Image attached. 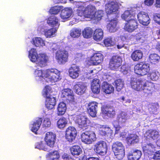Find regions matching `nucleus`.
<instances>
[{"label": "nucleus", "mask_w": 160, "mask_h": 160, "mask_svg": "<svg viewBox=\"0 0 160 160\" xmlns=\"http://www.w3.org/2000/svg\"><path fill=\"white\" fill-rule=\"evenodd\" d=\"M130 83L132 89L138 91H142L147 95L150 93L151 91L154 88V83L148 81L144 82L141 79L133 78Z\"/></svg>", "instance_id": "1"}, {"label": "nucleus", "mask_w": 160, "mask_h": 160, "mask_svg": "<svg viewBox=\"0 0 160 160\" xmlns=\"http://www.w3.org/2000/svg\"><path fill=\"white\" fill-rule=\"evenodd\" d=\"M29 57L32 62H37V66L41 68L47 65L48 57L44 54H38L36 49L32 48L29 52Z\"/></svg>", "instance_id": "2"}, {"label": "nucleus", "mask_w": 160, "mask_h": 160, "mask_svg": "<svg viewBox=\"0 0 160 160\" xmlns=\"http://www.w3.org/2000/svg\"><path fill=\"white\" fill-rule=\"evenodd\" d=\"M150 70V65L149 64L140 62L135 65L134 71L137 74L142 76L148 74Z\"/></svg>", "instance_id": "3"}, {"label": "nucleus", "mask_w": 160, "mask_h": 160, "mask_svg": "<svg viewBox=\"0 0 160 160\" xmlns=\"http://www.w3.org/2000/svg\"><path fill=\"white\" fill-rule=\"evenodd\" d=\"M81 139L82 142L84 143L90 144L96 141V137L94 132L89 130H85L82 133Z\"/></svg>", "instance_id": "4"}, {"label": "nucleus", "mask_w": 160, "mask_h": 160, "mask_svg": "<svg viewBox=\"0 0 160 160\" xmlns=\"http://www.w3.org/2000/svg\"><path fill=\"white\" fill-rule=\"evenodd\" d=\"M47 78L50 82L53 83L61 80L60 72L55 68L47 69Z\"/></svg>", "instance_id": "5"}, {"label": "nucleus", "mask_w": 160, "mask_h": 160, "mask_svg": "<svg viewBox=\"0 0 160 160\" xmlns=\"http://www.w3.org/2000/svg\"><path fill=\"white\" fill-rule=\"evenodd\" d=\"M69 54L66 50L59 49L55 53V58L58 62L60 64H64L68 60Z\"/></svg>", "instance_id": "6"}, {"label": "nucleus", "mask_w": 160, "mask_h": 160, "mask_svg": "<svg viewBox=\"0 0 160 160\" xmlns=\"http://www.w3.org/2000/svg\"><path fill=\"white\" fill-rule=\"evenodd\" d=\"M94 149L97 153L103 155L106 154L107 152V144L105 141L100 140L97 142L94 145Z\"/></svg>", "instance_id": "7"}, {"label": "nucleus", "mask_w": 160, "mask_h": 160, "mask_svg": "<svg viewBox=\"0 0 160 160\" xmlns=\"http://www.w3.org/2000/svg\"><path fill=\"white\" fill-rule=\"evenodd\" d=\"M61 97L63 100L67 103H72L75 101L73 92L69 88L64 89L62 90Z\"/></svg>", "instance_id": "8"}, {"label": "nucleus", "mask_w": 160, "mask_h": 160, "mask_svg": "<svg viewBox=\"0 0 160 160\" xmlns=\"http://www.w3.org/2000/svg\"><path fill=\"white\" fill-rule=\"evenodd\" d=\"M122 62L121 56L118 55H113L109 59V68L112 70H116L122 65Z\"/></svg>", "instance_id": "9"}, {"label": "nucleus", "mask_w": 160, "mask_h": 160, "mask_svg": "<svg viewBox=\"0 0 160 160\" xmlns=\"http://www.w3.org/2000/svg\"><path fill=\"white\" fill-rule=\"evenodd\" d=\"M138 24L135 18H131L125 23L124 30L129 32H132L138 28Z\"/></svg>", "instance_id": "10"}, {"label": "nucleus", "mask_w": 160, "mask_h": 160, "mask_svg": "<svg viewBox=\"0 0 160 160\" xmlns=\"http://www.w3.org/2000/svg\"><path fill=\"white\" fill-rule=\"evenodd\" d=\"M77 135V131L76 128L72 126L67 128L65 131L66 139L69 142H72L75 140Z\"/></svg>", "instance_id": "11"}, {"label": "nucleus", "mask_w": 160, "mask_h": 160, "mask_svg": "<svg viewBox=\"0 0 160 160\" xmlns=\"http://www.w3.org/2000/svg\"><path fill=\"white\" fill-rule=\"evenodd\" d=\"M118 8L119 6L116 2L112 1L108 4L106 11L108 14V18L109 19L110 17H112L111 16L115 13V12L118 10Z\"/></svg>", "instance_id": "12"}, {"label": "nucleus", "mask_w": 160, "mask_h": 160, "mask_svg": "<svg viewBox=\"0 0 160 160\" xmlns=\"http://www.w3.org/2000/svg\"><path fill=\"white\" fill-rule=\"evenodd\" d=\"M156 147L155 144L147 142L142 145L143 151L146 155L150 156L153 155L155 151Z\"/></svg>", "instance_id": "13"}, {"label": "nucleus", "mask_w": 160, "mask_h": 160, "mask_svg": "<svg viewBox=\"0 0 160 160\" xmlns=\"http://www.w3.org/2000/svg\"><path fill=\"white\" fill-rule=\"evenodd\" d=\"M90 122L87 116L82 114L78 115L75 121L76 123L78 124V127L83 129L88 126V123Z\"/></svg>", "instance_id": "14"}, {"label": "nucleus", "mask_w": 160, "mask_h": 160, "mask_svg": "<svg viewBox=\"0 0 160 160\" xmlns=\"http://www.w3.org/2000/svg\"><path fill=\"white\" fill-rule=\"evenodd\" d=\"M56 134L52 132H48L46 133L44 140L47 145L52 148L54 147L56 140Z\"/></svg>", "instance_id": "15"}, {"label": "nucleus", "mask_w": 160, "mask_h": 160, "mask_svg": "<svg viewBox=\"0 0 160 160\" xmlns=\"http://www.w3.org/2000/svg\"><path fill=\"white\" fill-rule=\"evenodd\" d=\"M102 112L110 118L113 117L115 115V111L114 108L109 105H103L102 107Z\"/></svg>", "instance_id": "16"}, {"label": "nucleus", "mask_w": 160, "mask_h": 160, "mask_svg": "<svg viewBox=\"0 0 160 160\" xmlns=\"http://www.w3.org/2000/svg\"><path fill=\"white\" fill-rule=\"evenodd\" d=\"M98 103L96 102H90L88 105V111L89 114L92 117H96Z\"/></svg>", "instance_id": "17"}, {"label": "nucleus", "mask_w": 160, "mask_h": 160, "mask_svg": "<svg viewBox=\"0 0 160 160\" xmlns=\"http://www.w3.org/2000/svg\"><path fill=\"white\" fill-rule=\"evenodd\" d=\"M140 23L143 25H148L150 22V19L147 13L141 12L137 15Z\"/></svg>", "instance_id": "18"}, {"label": "nucleus", "mask_w": 160, "mask_h": 160, "mask_svg": "<svg viewBox=\"0 0 160 160\" xmlns=\"http://www.w3.org/2000/svg\"><path fill=\"white\" fill-rule=\"evenodd\" d=\"M103 60V55L99 52L94 53L90 59V62L91 65H97L100 64Z\"/></svg>", "instance_id": "19"}, {"label": "nucleus", "mask_w": 160, "mask_h": 160, "mask_svg": "<svg viewBox=\"0 0 160 160\" xmlns=\"http://www.w3.org/2000/svg\"><path fill=\"white\" fill-rule=\"evenodd\" d=\"M77 11L78 15L80 17L84 16L85 17L89 18L92 15V11L90 8L88 7L85 9L83 7H79Z\"/></svg>", "instance_id": "20"}, {"label": "nucleus", "mask_w": 160, "mask_h": 160, "mask_svg": "<svg viewBox=\"0 0 160 160\" xmlns=\"http://www.w3.org/2000/svg\"><path fill=\"white\" fill-rule=\"evenodd\" d=\"M56 99L51 95L46 98L45 101V106L48 109L51 110L54 108L56 104Z\"/></svg>", "instance_id": "21"}, {"label": "nucleus", "mask_w": 160, "mask_h": 160, "mask_svg": "<svg viewBox=\"0 0 160 160\" xmlns=\"http://www.w3.org/2000/svg\"><path fill=\"white\" fill-rule=\"evenodd\" d=\"M100 80L98 79H94L91 82V90L94 94H98L100 91Z\"/></svg>", "instance_id": "22"}, {"label": "nucleus", "mask_w": 160, "mask_h": 160, "mask_svg": "<svg viewBox=\"0 0 160 160\" xmlns=\"http://www.w3.org/2000/svg\"><path fill=\"white\" fill-rule=\"evenodd\" d=\"M142 152L140 150L136 149L133 152H130L128 155V160H138L142 155Z\"/></svg>", "instance_id": "23"}, {"label": "nucleus", "mask_w": 160, "mask_h": 160, "mask_svg": "<svg viewBox=\"0 0 160 160\" xmlns=\"http://www.w3.org/2000/svg\"><path fill=\"white\" fill-rule=\"evenodd\" d=\"M68 72L70 77L73 79H75L79 76L80 69L78 66L71 67L69 68Z\"/></svg>", "instance_id": "24"}, {"label": "nucleus", "mask_w": 160, "mask_h": 160, "mask_svg": "<svg viewBox=\"0 0 160 160\" xmlns=\"http://www.w3.org/2000/svg\"><path fill=\"white\" fill-rule=\"evenodd\" d=\"M115 15L113 17V19L109 20L110 22L107 25V28L109 31L110 32H115L117 30L116 26L117 22L115 20V18H114Z\"/></svg>", "instance_id": "25"}, {"label": "nucleus", "mask_w": 160, "mask_h": 160, "mask_svg": "<svg viewBox=\"0 0 160 160\" xmlns=\"http://www.w3.org/2000/svg\"><path fill=\"white\" fill-rule=\"evenodd\" d=\"M74 89L75 92L79 95L82 94L85 92V88L82 83L81 82H78L74 86Z\"/></svg>", "instance_id": "26"}, {"label": "nucleus", "mask_w": 160, "mask_h": 160, "mask_svg": "<svg viewBox=\"0 0 160 160\" xmlns=\"http://www.w3.org/2000/svg\"><path fill=\"white\" fill-rule=\"evenodd\" d=\"M103 37V31L101 29H96L94 31L93 38L95 40L97 41H100L102 39Z\"/></svg>", "instance_id": "27"}, {"label": "nucleus", "mask_w": 160, "mask_h": 160, "mask_svg": "<svg viewBox=\"0 0 160 160\" xmlns=\"http://www.w3.org/2000/svg\"><path fill=\"white\" fill-rule=\"evenodd\" d=\"M133 12L131 10L125 11L121 15L122 18L126 22L131 18H135V14L133 13Z\"/></svg>", "instance_id": "28"}, {"label": "nucleus", "mask_w": 160, "mask_h": 160, "mask_svg": "<svg viewBox=\"0 0 160 160\" xmlns=\"http://www.w3.org/2000/svg\"><path fill=\"white\" fill-rule=\"evenodd\" d=\"M102 89L105 93L108 94L113 93L114 91V87L106 82H103L102 85Z\"/></svg>", "instance_id": "29"}, {"label": "nucleus", "mask_w": 160, "mask_h": 160, "mask_svg": "<svg viewBox=\"0 0 160 160\" xmlns=\"http://www.w3.org/2000/svg\"><path fill=\"white\" fill-rule=\"evenodd\" d=\"M72 12V11L71 8H65L61 11L60 17L63 19H67L71 16Z\"/></svg>", "instance_id": "30"}, {"label": "nucleus", "mask_w": 160, "mask_h": 160, "mask_svg": "<svg viewBox=\"0 0 160 160\" xmlns=\"http://www.w3.org/2000/svg\"><path fill=\"white\" fill-rule=\"evenodd\" d=\"M58 18L55 16H51L48 18L47 21V23L49 25L52 27H55L56 28H58L59 24L58 22Z\"/></svg>", "instance_id": "31"}, {"label": "nucleus", "mask_w": 160, "mask_h": 160, "mask_svg": "<svg viewBox=\"0 0 160 160\" xmlns=\"http://www.w3.org/2000/svg\"><path fill=\"white\" fill-rule=\"evenodd\" d=\"M42 121V119L41 118H38L32 124V127L31 128L32 131L36 133L37 131L39 129L40 126Z\"/></svg>", "instance_id": "32"}, {"label": "nucleus", "mask_w": 160, "mask_h": 160, "mask_svg": "<svg viewBox=\"0 0 160 160\" xmlns=\"http://www.w3.org/2000/svg\"><path fill=\"white\" fill-rule=\"evenodd\" d=\"M112 148L113 152L125 150L123 144L121 142L118 141L113 143Z\"/></svg>", "instance_id": "33"}, {"label": "nucleus", "mask_w": 160, "mask_h": 160, "mask_svg": "<svg viewBox=\"0 0 160 160\" xmlns=\"http://www.w3.org/2000/svg\"><path fill=\"white\" fill-rule=\"evenodd\" d=\"M67 109L66 105L63 102H60L57 108L58 114V116L63 115Z\"/></svg>", "instance_id": "34"}, {"label": "nucleus", "mask_w": 160, "mask_h": 160, "mask_svg": "<svg viewBox=\"0 0 160 160\" xmlns=\"http://www.w3.org/2000/svg\"><path fill=\"white\" fill-rule=\"evenodd\" d=\"M70 150L71 154L73 156H78L82 153V148L78 145L72 146L70 148Z\"/></svg>", "instance_id": "35"}, {"label": "nucleus", "mask_w": 160, "mask_h": 160, "mask_svg": "<svg viewBox=\"0 0 160 160\" xmlns=\"http://www.w3.org/2000/svg\"><path fill=\"white\" fill-rule=\"evenodd\" d=\"M142 56V52L140 50H137L132 52L131 57L133 61H136L141 59Z\"/></svg>", "instance_id": "36"}, {"label": "nucleus", "mask_w": 160, "mask_h": 160, "mask_svg": "<svg viewBox=\"0 0 160 160\" xmlns=\"http://www.w3.org/2000/svg\"><path fill=\"white\" fill-rule=\"evenodd\" d=\"M147 134L149 138L153 140L157 139L159 136L158 132L155 130H149L147 132Z\"/></svg>", "instance_id": "37"}, {"label": "nucleus", "mask_w": 160, "mask_h": 160, "mask_svg": "<svg viewBox=\"0 0 160 160\" xmlns=\"http://www.w3.org/2000/svg\"><path fill=\"white\" fill-rule=\"evenodd\" d=\"M48 160H58L60 155L58 151L55 150L49 152L48 154Z\"/></svg>", "instance_id": "38"}, {"label": "nucleus", "mask_w": 160, "mask_h": 160, "mask_svg": "<svg viewBox=\"0 0 160 160\" xmlns=\"http://www.w3.org/2000/svg\"><path fill=\"white\" fill-rule=\"evenodd\" d=\"M33 44L37 47H43L45 45L44 40L40 37H36L32 39Z\"/></svg>", "instance_id": "39"}, {"label": "nucleus", "mask_w": 160, "mask_h": 160, "mask_svg": "<svg viewBox=\"0 0 160 160\" xmlns=\"http://www.w3.org/2000/svg\"><path fill=\"white\" fill-rule=\"evenodd\" d=\"M93 33L92 29L90 27H87L84 28L82 31L83 37L86 38L91 37Z\"/></svg>", "instance_id": "40"}, {"label": "nucleus", "mask_w": 160, "mask_h": 160, "mask_svg": "<svg viewBox=\"0 0 160 160\" xmlns=\"http://www.w3.org/2000/svg\"><path fill=\"white\" fill-rule=\"evenodd\" d=\"M81 34V30L80 29L74 28L70 31V35L72 38H77L80 37Z\"/></svg>", "instance_id": "41"}, {"label": "nucleus", "mask_w": 160, "mask_h": 160, "mask_svg": "<svg viewBox=\"0 0 160 160\" xmlns=\"http://www.w3.org/2000/svg\"><path fill=\"white\" fill-rule=\"evenodd\" d=\"M67 124V121L66 119L64 117H62L58 121L57 126L58 128L62 129L66 126Z\"/></svg>", "instance_id": "42"}, {"label": "nucleus", "mask_w": 160, "mask_h": 160, "mask_svg": "<svg viewBox=\"0 0 160 160\" xmlns=\"http://www.w3.org/2000/svg\"><path fill=\"white\" fill-rule=\"evenodd\" d=\"M149 59L151 63L153 64L158 63L160 60L159 56L158 54L155 53L150 54L149 56Z\"/></svg>", "instance_id": "43"}, {"label": "nucleus", "mask_w": 160, "mask_h": 160, "mask_svg": "<svg viewBox=\"0 0 160 160\" xmlns=\"http://www.w3.org/2000/svg\"><path fill=\"white\" fill-rule=\"evenodd\" d=\"M138 138V136L136 135L131 134L126 139L128 143L132 144L137 142Z\"/></svg>", "instance_id": "44"}, {"label": "nucleus", "mask_w": 160, "mask_h": 160, "mask_svg": "<svg viewBox=\"0 0 160 160\" xmlns=\"http://www.w3.org/2000/svg\"><path fill=\"white\" fill-rule=\"evenodd\" d=\"M56 28H51L46 30L44 31V34L47 38H50L53 37L55 32H57Z\"/></svg>", "instance_id": "45"}, {"label": "nucleus", "mask_w": 160, "mask_h": 160, "mask_svg": "<svg viewBox=\"0 0 160 160\" xmlns=\"http://www.w3.org/2000/svg\"><path fill=\"white\" fill-rule=\"evenodd\" d=\"M116 88L118 91H120L123 87L124 83L121 79H118L115 81Z\"/></svg>", "instance_id": "46"}, {"label": "nucleus", "mask_w": 160, "mask_h": 160, "mask_svg": "<svg viewBox=\"0 0 160 160\" xmlns=\"http://www.w3.org/2000/svg\"><path fill=\"white\" fill-rule=\"evenodd\" d=\"M103 43L106 47H110L113 46L114 42L112 38L111 37L106 38L103 41Z\"/></svg>", "instance_id": "47"}, {"label": "nucleus", "mask_w": 160, "mask_h": 160, "mask_svg": "<svg viewBox=\"0 0 160 160\" xmlns=\"http://www.w3.org/2000/svg\"><path fill=\"white\" fill-rule=\"evenodd\" d=\"M35 148L44 151H49L48 149L46 147L45 144L43 141H40L36 143L35 144Z\"/></svg>", "instance_id": "48"}, {"label": "nucleus", "mask_w": 160, "mask_h": 160, "mask_svg": "<svg viewBox=\"0 0 160 160\" xmlns=\"http://www.w3.org/2000/svg\"><path fill=\"white\" fill-rule=\"evenodd\" d=\"M113 152L116 158L118 160L122 159L124 157L125 154V150L116 151Z\"/></svg>", "instance_id": "49"}, {"label": "nucleus", "mask_w": 160, "mask_h": 160, "mask_svg": "<svg viewBox=\"0 0 160 160\" xmlns=\"http://www.w3.org/2000/svg\"><path fill=\"white\" fill-rule=\"evenodd\" d=\"M47 70L45 71H42V70H39L36 69L35 71V74L36 77H42L43 78H47V74H46Z\"/></svg>", "instance_id": "50"}, {"label": "nucleus", "mask_w": 160, "mask_h": 160, "mask_svg": "<svg viewBox=\"0 0 160 160\" xmlns=\"http://www.w3.org/2000/svg\"><path fill=\"white\" fill-rule=\"evenodd\" d=\"M62 9L60 6H55L52 7L50 9L49 12L51 14H57L60 12Z\"/></svg>", "instance_id": "51"}, {"label": "nucleus", "mask_w": 160, "mask_h": 160, "mask_svg": "<svg viewBox=\"0 0 160 160\" xmlns=\"http://www.w3.org/2000/svg\"><path fill=\"white\" fill-rule=\"evenodd\" d=\"M127 114L123 112H122L118 116V120L119 122H124L127 120Z\"/></svg>", "instance_id": "52"}, {"label": "nucleus", "mask_w": 160, "mask_h": 160, "mask_svg": "<svg viewBox=\"0 0 160 160\" xmlns=\"http://www.w3.org/2000/svg\"><path fill=\"white\" fill-rule=\"evenodd\" d=\"M51 88L49 86L47 85L45 86L43 90V96L46 97V98L49 97V95H50L48 94V93L51 91Z\"/></svg>", "instance_id": "53"}, {"label": "nucleus", "mask_w": 160, "mask_h": 160, "mask_svg": "<svg viewBox=\"0 0 160 160\" xmlns=\"http://www.w3.org/2000/svg\"><path fill=\"white\" fill-rule=\"evenodd\" d=\"M51 125L50 119L48 118H44L42 122V127L45 128L50 127Z\"/></svg>", "instance_id": "54"}, {"label": "nucleus", "mask_w": 160, "mask_h": 160, "mask_svg": "<svg viewBox=\"0 0 160 160\" xmlns=\"http://www.w3.org/2000/svg\"><path fill=\"white\" fill-rule=\"evenodd\" d=\"M103 16V11L102 10H98L94 14L95 18L98 20H100Z\"/></svg>", "instance_id": "55"}, {"label": "nucleus", "mask_w": 160, "mask_h": 160, "mask_svg": "<svg viewBox=\"0 0 160 160\" xmlns=\"http://www.w3.org/2000/svg\"><path fill=\"white\" fill-rule=\"evenodd\" d=\"M118 124V122L117 121H115L113 123V126L115 128V134H118L119 132V131L121 128V127L119 125L117 124Z\"/></svg>", "instance_id": "56"}, {"label": "nucleus", "mask_w": 160, "mask_h": 160, "mask_svg": "<svg viewBox=\"0 0 160 160\" xmlns=\"http://www.w3.org/2000/svg\"><path fill=\"white\" fill-rule=\"evenodd\" d=\"M149 77L153 81H156L158 78V76L155 72H152L149 74Z\"/></svg>", "instance_id": "57"}, {"label": "nucleus", "mask_w": 160, "mask_h": 160, "mask_svg": "<svg viewBox=\"0 0 160 160\" xmlns=\"http://www.w3.org/2000/svg\"><path fill=\"white\" fill-rule=\"evenodd\" d=\"M62 158L63 160H74L70 155L66 153H64L62 155Z\"/></svg>", "instance_id": "58"}, {"label": "nucleus", "mask_w": 160, "mask_h": 160, "mask_svg": "<svg viewBox=\"0 0 160 160\" xmlns=\"http://www.w3.org/2000/svg\"><path fill=\"white\" fill-rule=\"evenodd\" d=\"M110 129V128L109 127H105L99 130V133L102 136H106L107 133L106 131V129Z\"/></svg>", "instance_id": "59"}, {"label": "nucleus", "mask_w": 160, "mask_h": 160, "mask_svg": "<svg viewBox=\"0 0 160 160\" xmlns=\"http://www.w3.org/2000/svg\"><path fill=\"white\" fill-rule=\"evenodd\" d=\"M152 158L154 160H160V150L155 152Z\"/></svg>", "instance_id": "60"}, {"label": "nucleus", "mask_w": 160, "mask_h": 160, "mask_svg": "<svg viewBox=\"0 0 160 160\" xmlns=\"http://www.w3.org/2000/svg\"><path fill=\"white\" fill-rule=\"evenodd\" d=\"M154 0H145L144 1V4L148 6L152 5L153 3Z\"/></svg>", "instance_id": "61"}, {"label": "nucleus", "mask_w": 160, "mask_h": 160, "mask_svg": "<svg viewBox=\"0 0 160 160\" xmlns=\"http://www.w3.org/2000/svg\"><path fill=\"white\" fill-rule=\"evenodd\" d=\"M155 21L158 23H160V14L158 13L154 17Z\"/></svg>", "instance_id": "62"}, {"label": "nucleus", "mask_w": 160, "mask_h": 160, "mask_svg": "<svg viewBox=\"0 0 160 160\" xmlns=\"http://www.w3.org/2000/svg\"><path fill=\"white\" fill-rule=\"evenodd\" d=\"M124 46V44L123 43V41H121L119 42L117 45V48L119 49H121Z\"/></svg>", "instance_id": "63"}, {"label": "nucleus", "mask_w": 160, "mask_h": 160, "mask_svg": "<svg viewBox=\"0 0 160 160\" xmlns=\"http://www.w3.org/2000/svg\"><path fill=\"white\" fill-rule=\"evenodd\" d=\"M82 160H99V159L97 158L91 157L88 158H86L85 160L83 158H82Z\"/></svg>", "instance_id": "64"}]
</instances>
